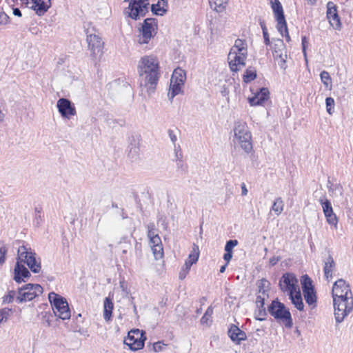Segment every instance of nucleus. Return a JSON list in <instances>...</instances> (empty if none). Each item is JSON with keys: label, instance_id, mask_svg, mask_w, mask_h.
I'll list each match as a JSON object with an SVG mask.
<instances>
[{"label": "nucleus", "instance_id": "obj_22", "mask_svg": "<svg viewBox=\"0 0 353 353\" xmlns=\"http://www.w3.org/2000/svg\"><path fill=\"white\" fill-rule=\"evenodd\" d=\"M228 335L231 340L236 344H240L242 341L247 339L244 331L240 330L236 325H232L228 330Z\"/></svg>", "mask_w": 353, "mask_h": 353}, {"label": "nucleus", "instance_id": "obj_61", "mask_svg": "<svg viewBox=\"0 0 353 353\" xmlns=\"http://www.w3.org/2000/svg\"><path fill=\"white\" fill-rule=\"evenodd\" d=\"M259 24L261 26V28L262 29L263 32L268 31L267 28H266V25H265V23L264 20H262V19H259Z\"/></svg>", "mask_w": 353, "mask_h": 353}, {"label": "nucleus", "instance_id": "obj_39", "mask_svg": "<svg viewBox=\"0 0 353 353\" xmlns=\"http://www.w3.org/2000/svg\"><path fill=\"white\" fill-rule=\"evenodd\" d=\"M12 313V309L4 307L0 310V323L6 322Z\"/></svg>", "mask_w": 353, "mask_h": 353}, {"label": "nucleus", "instance_id": "obj_50", "mask_svg": "<svg viewBox=\"0 0 353 353\" xmlns=\"http://www.w3.org/2000/svg\"><path fill=\"white\" fill-rule=\"evenodd\" d=\"M10 23V17L5 12H0V26L6 25Z\"/></svg>", "mask_w": 353, "mask_h": 353}, {"label": "nucleus", "instance_id": "obj_54", "mask_svg": "<svg viewBox=\"0 0 353 353\" xmlns=\"http://www.w3.org/2000/svg\"><path fill=\"white\" fill-rule=\"evenodd\" d=\"M308 44V41H307V39L306 38V37H302V48H303V54H304V57H305V60L307 61V58H306V48H307V46Z\"/></svg>", "mask_w": 353, "mask_h": 353}, {"label": "nucleus", "instance_id": "obj_21", "mask_svg": "<svg viewBox=\"0 0 353 353\" xmlns=\"http://www.w3.org/2000/svg\"><path fill=\"white\" fill-rule=\"evenodd\" d=\"M270 92L267 88H261L255 95L248 99L250 105H261L269 99Z\"/></svg>", "mask_w": 353, "mask_h": 353}, {"label": "nucleus", "instance_id": "obj_18", "mask_svg": "<svg viewBox=\"0 0 353 353\" xmlns=\"http://www.w3.org/2000/svg\"><path fill=\"white\" fill-rule=\"evenodd\" d=\"M245 55H242L236 53L234 51H230L228 54V62L230 68L233 72L239 71L242 67L245 65V61L246 59Z\"/></svg>", "mask_w": 353, "mask_h": 353}, {"label": "nucleus", "instance_id": "obj_13", "mask_svg": "<svg viewBox=\"0 0 353 353\" xmlns=\"http://www.w3.org/2000/svg\"><path fill=\"white\" fill-rule=\"evenodd\" d=\"M87 42L88 44V48L91 51L92 56L97 59L100 57L103 54V42L101 38L97 34H88Z\"/></svg>", "mask_w": 353, "mask_h": 353}, {"label": "nucleus", "instance_id": "obj_14", "mask_svg": "<svg viewBox=\"0 0 353 353\" xmlns=\"http://www.w3.org/2000/svg\"><path fill=\"white\" fill-rule=\"evenodd\" d=\"M57 107L62 117L69 119L77 114L76 108L72 102L65 98H61L57 101Z\"/></svg>", "mask_w": 353, "mask_h": 353}, {"label": "nucleus", "instance_id": "obj_47", "mask_svg": "<svg viewBox=\"0 0 353 353\" xmlns=\"http://www.w3.org/2000/svg\"><path fill=\"white\" fill-rule=\"evenodd\" d=\"M238 241L237 240H229L226 242V244L225 245V251L232 252L233 248L237 245Z\"/></svg>", "mask_w": 353, "mask_h": 353}, {"label": "nucleus", "instance_id": "obj_4", "mask_svg": "<svg viewBox=\"0 0 353 353\" xmlns=\"http://www.w3.org/2000/svg\"><path fill=\"white\" fill-rule=\"evenodd\" d=\"M17 260L21 263H26L33 273H39L41 265L39 260L36 259V253L26 245L19 246L17 250Z\"/></svg>", "mask_w": 353, "mask_h": 353}, {"label": "nucleus", "instance_id": "obj_27", "mask_svg": "<svg viewBox=\"0 0 353 353\" xmlns=\"http://www.w3.org/2000/svg\"><path fill=\"white\" fill-rule=\"evenodd\" d=\"M230 51H234L236 53L247 56V43L244 40L237 39Z\"/></svg>", "mask_w": 353, "mask_h": 353}, {"label": "nucleus", "instance_id": "obj_5", "mask_svg": "<svg viewBox=\"0 0 353 353\" xmlns=\"http://www.w3.org/2000/svg\"><path fill=\"white\" fill-rule=\"evenodd\" d=\"M48 299L55 316L63 320L69 319L70 318V310L65 298L54 292H50Z\"/></svg>", "mask_w": 353, "mask_h": 353}, {"label": "nucleus", "instance_id": "obj_40", "mask_svg": "<svg viewBox=\"0 0 353 353\" xmlns=\"http://www.w3.org/2000/svg\"><path fill=\"white\" fill-rule=\"evenodd\" d=\"M256 77V70L252 69H247L243 74V81L245 83H249Z\"/></svg>", "mask_w": 353, "mask_h": 353}, {"label": "nucleus", "instance_id": "obj_36", "mask_svg": "<svg viewBox=\"0 0 353 353\" xmlns=\"http://www.w3.org/2000/svg\"><path fill=\"white\" fill-rule=\"evenodd\" d=\"M303 296L306 303L309 305H315V303L316 302V296L315 291L305 292L303 293Z\"/></svg>", "mask_w": 353, "mask_h": 353}, {"label": "nucleus", "instance_id": "obj_8", "mask_svg": "<svg viewBox=\"0 0 353 353\" xmlns=\"http://www.w3.org/2000/svg\"><path fill=\"white\" fill-rule=\"evenodd\" d=\"M128 1L129 6L125 8L124 12L129 17L138 20L143 17L148 12V0H125Z\"/></svg>", "mask_w": 353, "mask_h": 353}, {"label": "nucleus", "instance_id": "obj_2", "mask_svg": "<svg viewBox=\"0 0 353 353\" xmlns=\"http://www.w3.org/2000/svg\"><path fill=\"white\" fill-rule=\"evenodd\" d=\"M233 131L234 144L239 145L245 152L250 153L252 150V135L247 123L241 121H236Z\"/></svg>", "mask_w": 353, "mask_h": 353}, {"label": "nucleus", "instance_id": "obj_26", "mask_svg": "<svg viewBox=\"0 0 353 353\" xmlns=\"http://www.w3.org/2000/svg\"><path fill=\"white\" fill-rule=\"evenodd\" d=\"M103 318L105 321H110L112 317V313L114 308L112 301L109 297H106L103 302Z\"/></svg>", "mask_w": 353, "mask_h": 353}, {"label": "nucleus", "instance_id": "obj_57", "mask_svg": "<svg viewBox=\"0 0 353 353\" xmlns=\"http://www.w3.org/2000/svg\"><path fill=\"white\" fill-rule=\"evenodd\" d=\"M168 133L172 142L175 145V142L176 141L177 138L174 131L172 130H168Z\"/></svg>", "mask_w": 353, "mask_h": 353}, {"label": "nucleus", "instance_id": "obj_51", "mask_svg": "<svg viewBox=\"0 0 353 353\" xmlns=\"http://www.w3.org/2000/svg\"><path fill=\"white\" fill-rule=\"evenodd\" d=\"M22 3L24 4L27 8H29L33 10L34 7H35V4L37 0H21Z\"/></svg>", "mask_w": 353, "mask_h": 353}, {"label": "nucleus", "instance_id": "obj_15", "mask_svg": "<svg viewBox=\"0 0 353 353\" xmlns=\"http://www.w3.org/2000/svg\"><path fill=\"white\" fill-rule=\"evenodd\" d=\"M353 296L350 288L345 280L340 279L334 282L332 287V296L333 298H341Z\"/></svg>", "mask_w": 353, "mask_h": 353}, {"label": "nucleus", "instance_id": "obj_63", "mask_svg": "<svg viewBox=\"0 0 353 353\" xmlns=\"http://www.w3.org/2000/svg\"><path fill=\"white\" fill-rule=\"evenodd\" d=\"M248 194V189L246 188L245 184L243 183L241 184V194L245 196Z\"/></svg>", "mask_w": 353, "mask_h": 353}, {"label": "nucleus", "instance_id": "obj_11", "mask_svg": "<svg viewBox=\"0 0 353 353\" xmlns=\"http://www.w3.org/2000/svg\"><path fill=\"white\" fill-rule=\"evenodd\" d=\"M272 54L275 60L278 61V64L281 68H285V62L287 54L285 46L282 39H276L274 42L272 47Z\"/></svg>", "mask_w": 353, "mask_h": 353}, {"label": "nucleus", "instance_id": "obj_3", "mask_svg": "<svg viewBox=\"0 0 353 353\" xmlns=\"http://www.w3.org/2000/svg\"><path fill=\"white\" fill-rule=\"evenodd\" d=\"M269 313L279 322L283 323L288 328L292 326L291 314L285 305L278 300H274L268 307Z\"/></svg>", "mask_w": 353, "mask_h": 353}, {"label": "nucleus", "instance_id": "obj_25", "mask_svg": "<svg viewBox=\"0 0 353 353\" xmlns=\"http://www.w3.org/2000/svg\"><path fill=\"white\" fill-rule=\"evenodd\" d=\"M335 268V263L334 261L333 258L331 256H329L327 259L326 262L325 263L324 266V275L325 278L327 281H330L332 277V272Z\"/></svg>", "mask_w": 353, "mask_h": 353}, {"label": "nucleus", "instance_id": "obj_41", "mask_svg": "<svg viewBox=\"0 0 353 353\" xmlns=\"http://www.w3.org/2000/svg\"><path fill=\"white\" fill-rule=\"evenodd\" d=\"M268 296V294L266 293L265 290H263V293H258V295L256 296V307H264L265 305V299L266 297Z\"/></svg>", "mask_w": 353, "mask_h": 353}, {"label": "nucleus", "instance_id": "obj_12", "mask_svg": "<svg viewBox=\"0 0 353 353\" xmlns=\"http://www.w3.org/2000/svg\"><path fill=\"white\" fill-rule=\"evenodd\" d=\"M279 287L283 292H288V294L298 290V280L292 273H285L279 281Z\"/></svg>", "mask_w": 353, "mask_h": 353}, {"label": "nucleus", "instance_id": "obj_7", "mask_svg": "<svg viewBox=\"0 0 353 353\" xmlns=\"http://www.w3.org/2000/svg\"><path fill=\"white\" fill-rule=\"evenodd\" d=\"M334 316L337 323H341L353 309V296L333 298Z\"/></svg>", "mask_w": 353, "mask_h": 353}, {"label": "nucleus", "instance_id": "obj_24", "mask_svg": "<svg viewBox=\"0 0 353 353\" xmlns=\"http://www.w3.org/2000/svg\"><path fill=\"white\" fill-rule=\"evenodd\" d=\"M50 6V0H37L35 7H34L33 10H34L38 15L41 16L44 14Z\"/></svg>", "mask_w": 353, "mask_h": 353}, {"label": "nucleus", "instance_id": "obj_64", "mask_svg": "<svg viewBox=\"0 0 353 353\" xmlns=\"http://www.w3.org/2000/svg\"><path fill=\"white\" fill-rule=\"evenodd\" d=\"M148 232L155 231V225L154 223H150L147 225Z\"/></svg>", "mask_w": 353, "mask_h": 353}, {"label": "nucleus", "instance_id": "obj_44", "mask_svg": "<svg viewBox=\"0 0 353 353\" xmlns=\"http://www.w3.org/2000/svg\"><path fill=\"white\" fill-rule=\"evenodd\" d=\"M16 296V292L14 290H10L8 292V294L5 295L3 297V303H10L14 301V297Z\"/></svg>", "mask_w": 353, "mask_h": 353}, {"label": "nucleus", "instance_id": "obj_46", "mask_svg": "<svg viewBox=\"0 0 353 353\" xmlns=\"http://www.w3.org/2000/svg\"><path fill=\"white\" fill-rule=\"evenodd\" d=\"M325 216L326 217L327 222L330 225L336 227L338 223V219L334 212L332 214H329Z\"/></svg>", "mask_w": 353, "mask_h": 353}, {"label": "nucleus", "instance_id": "obj_30", "mask_svg": "<svg viewBox=\"0 0 353 353\" xmlns=\"http://www.w3.org/2000/svg\"><path fill=\"white\" fill-rule=\"evenodd\" d=\"M228 3V0H209L210 8L217 12H223Z\"/></svg>", "mask_w": 353, "mask_h": 353}, {"label": "nucleus", "instance_id": "obj_37", "mask_svg": "<svg viewBox=\"0 0 353 353\" xmlns=\"http://www.w3.org/2000/svg\"><path fill=\"white\" fill-rule=\"evenodd\" d=\"M320 203L322 205L325 216L333 213V209L330 201H328L327 199H325L324 201L323 199H321Z\"/></svg>", "mask_w": 353, "mask_h": 353}, {"label": "nucleus", "instance_id": "obj_17", "mask_svg": "<svg viewBox=\"0 0 353 353\" xmlns=\"http://www.w3.org/2000/svg\"><path fill=\"white\" fill-rule=\"evenodd\" d=\"M271 6L277 21V29L282 30L283 28L286 30V21L285 19L283 9L281 3L279 0H271Z\"/></svg>", "mask_w": 353, "mask_h": 353}, {"label": "nucleus", "instance_id": "obj_43", "mask_svg": "<svg viewBox=\"0 0 353 353\" xmlns=\"http://www.w3.org/2000/svg\"><path fill=\"white\" fill-rule=\"evenodd\" d=\"M320 77H321V80L322 83L326 87L328 86L329 82L331 83L332 79L330 77V74L327 71H325V70L322 71L320 74Z\"/></svg>", "mask_w": 353, "mask_h": 353}, {"label": "nucleus", "instance_id": "obj_20", "mask_svg": "<svg viewBox=\"0 0 353 353\" xmlns=\"http://www.w3.org/2000/svg\"><path fill=\"white\" fill-rule=\"evenodd\" d=\"M14 280L18 283L26 282L31 276L29 270L18 260L14 269Z\"/></svg>", "mask_w": 353, "mask_h": 353}, {"label": "nucleus", "instance_id": "obj_19", "mask_svg": "<svg viewBox=\"0 0 353 353\" xmlns=\"http://www.w3.org/2000/svg\"><path fill=\"white\" fill-rule=\"evenodd\" d=\"M327 17L333 28L341 30V23L337 13L336 6L332 1H329L327 4Z\"/></svg>", "mask_w": 353, "mask_h": 353}, {"label": "nucleus", "instance_id": "obj_42", "mask_svg": "<svg viewBox=\"0 0 353 353\" xmlns=\"http://www.w3.org/2000/svg\"><path fill=\"white\" fill-rule=\"evenodd\" d=\"M257 310L255 311V318L256 319L262 321L265 319V316L267 315L265 307H257Z\"/></svg>", "mask_w": 353, "mask_h": 353}, {"label": "nucleus", "instance_id": "obj_55", "mask_svg": "<svg viewBox=\"0 0 353 353\" xmlns=\"http://www.w3.org/2000/svg\"><path fill=\"white\" fill-rule=\"evenodd\" d=\"M278 31L280 32V34L282 35V37H285V39L288 42L290 41V37L288 33V27L286 26V30L283 28L282 30H280V29H277Z\"/></svg>", "mask_w": 353, "mask_h": 353}, {"label": "nucleus", "instance_id": "obj_62", "mask_svg": "<svg viewBox=\"0 0 353 353\" xmlns=\"http://www.w3.org/2000/svg\"><path fill=\"white\" fill-rule=\"evenodd\" d=\"M176 166L178 168L185 170V168H183L182 159H176Z\"/></svg>", "mask_w": 353, "mask_h": 353}, {"label": "nucleus", "instance_id": "obj_6", "mask_svg": "<svg viewBox=\"0 0 353 353\" xmlns=\"http://www.w3.org/2000/svg\"><path fill=\"white\" fill-rule=\"evenodd\" d=\"M157 30V20L154 18L145 19L141 28L139 30V34L137 37V43L140 45L149 44L150 41L156 35Z\"/></svg>", "mask_w": 353, "mask_h": 353}, {"label": "nucleus", "instance_id": "obj_33", "mask_svg": "<svg viewBox=\"0 0 353 353\" xmlns=\"http://www.w3.org/2000/svg\"><path fill=\"white\" fill-rule=\"evenodd\" d=\"M284 209V202L281 197L276 198L271 207V210L273 211L276 216L280 215Z\"/></svg>", "mask_w": 353, "mask_h": 353}, {"label": "nucleus", "instance_id": "obj_32", "mask_svg": "<svg viewBox=\"0 0 353 353\" xmlns=\"http://www.w3.org/2000/svg\"><path fill=\"white\" fill-rule=\"evenodd\" d=\"M183 84L177 82H172L170 81V85L169 92L168 93V99L172 101L175 96L179 94L181 91V87Z\"/></svg>", "mask_w": 353, "mask_h": 353}, {"label": "nucleus", "instance_id": "obj_28", "mask_svg": "<svg viewBox=\"0 0 353 353\" xmlns=\"http://www.w3.org/2000/svg\"><path fill=\"white\" fill-rule=\"evenodd\" d=\"M186 74L185 70L180 68H177L174 70L170 81L172 82H177L181 84H184Z\"/></svg>", "mask_w": 353, "mask_h": 353}, {"label": "nucleus", "instance_id": "obj_38", "mask_svg": "<svg viewBox=\"0 0 353 353\" xmlns=\"http://www.w3.org/2000/svg\"><path fill=\"white\" fill-rule=\"evenodd\" d=\"M152 250L154 254V256L156 260L161 259L163 256V245L159 244L156 246H152Z\"/></svg>", "mask_w": 353, "mask_h": 353}, {"label": "nucleus", "instance_id": "obj_10", "mask_svg": "<svg viewBox=\"0 0 353 353\" xmlns=\"http://www.w3.org/2000/svg\"><path fill=\"white\" fill-rule=\"evenodd\" d=\"M145 339L143 332H141L139 329H134L128 332L123 342L131 350L136 351L143 347Z\"/></svg>", "mask_w": 353, "mask_h": 353}, {"label": "nucleus", "instance_id": "obj_23", "mask_svg": "<svg viewBox=\"0 0 353 353\" xmlns=\"http://www.w3.org/2000/svg\"><path fill=\"white\" fill-rule=\"evenodd\" d=\"M289 296L295 307L299 311H303L304 309V304L299 288H298L296 292H292L289 294Z\"/></svg>", "mask_w": 353, "mask_h": 353}, {"label": "nucleus", "instance_id": "obj_35", "mask_svg": "<svg viewBox=\"0 0 353 353\" xmlns=\"http://www.w3.org/2000/svg\"><path fill=\"white\" fill-rule=\"evenodd\" d=\"M161 1L159 0L157 3H154L151 6V11L154 14L158 16H163L166 13L167 10L164 8L165 6L163 5V6H161Z\"/></svg>", "mask_w": 353, "mask_h": 353}, {"label": "nucleus", "instance_id": "obj_56", "mask_svg": "<svg viewBox=\"0 0 353 353\" xmlns=\"http://www.w3.org/2000/svg\"><path fill=\"white\" fill-rule=\"evenodd\" d=\"M164 344L161 343V341H158L157 343H154L153 345V350L155 352H160L163 350V346Z\"/></svg>", "mask_w": 353, "mask_h": 353}, {"label": "nucleus", "instance_id": "obj_1", "mask_svg": "<svg viewBox=\"0 0 353 353\" xmlns=\"http://www.w3.org/2000/svg\"><path fill=\"white\" fill-rule=\"evenodd\" d=\"M137 69L141 91H145L149 95L151 94L156 89L160 77L157 58L153 55L143 56L139 61Z\"/></svg>", "mask_w": 353, "mask_h": 353}, {"label": "nucleus", "instance_id": "obj_29", "mask_svg": "<svg viewBox=\"0 0 353 353\" xmlns=\"http://www.w3.org/2000/svg\"><path fill=\"white\" fill-rule=\"evenodd\" d=\"M131 141L132 142L128 145V157L132 160H136L139 156V143L133 137H132Z\"/></svg>", "mask_w": 353, "mask_h": 353}, {"label": "nucleus", "instance_id": "obj_52", "mask_svg": "<svg viewBox=\"0 0 353 353\" xmlns=\"http://www.w3.org/2000/svg\"><path fill=\"white\" fill-rule=\"evenodd\" d=\"M150 240V243L151 245V247L156 246L159 244H161V240L159 236H156L154 238H151Z\"/></svg>", "mask_w": 353, "mask_h": 353}, {"label": "nucleus", "instance_id": "obj_60", "mask_svg": "<svg viewBox=\"0 0 353 353\" xmlns=\"http://www.w3.org/2000/svg\"><path fill=\"white\" fill-rule=\"evenodd\" d=\"M232 257V252H225L223 255V259L226 261L227 263L230 262Z\"/></svg>", "mask_w": 353, "mask_h": 353}, {"label": "nucleus", "instance_id": "obj_31", "mask_svg": "<svg viewBox=\"0 0 353 353\" xmlns=\"http://www.w3.org/2000/svg\"><path fill=\"white\" fill-rule=\"evenodd\" d=\"M301 283L302 285L303 293L314 291L312 279L308 275L305 274L301 276Z\"/></svg>", "mask_w": 353, "mask_h": 353}, {"label": "nucleus", "instance_id": "obj_59", "mask_svg": "<svg viewBox=\"0 0 353 353\" xmlns=\"http://www.w3.org/2000/svg\"><path fill=\"white\" fill-rule=\"evenodd\" d=\"M264 39V43L265 45L269 46L270 44V37L268 31L263 32Z\"/></svg>", "mask_w": 353, "mask_h": 353}, {"label": "nucleus", "instance_id": "obj_49", "mask_svg": "<svg viewBox=\"0 0 353 353\" xmlns=\"http://www.w3.org/2000/svg\"><path fill=\"white\" fill-rule=\"evenodd\" d=\"M6 253V248L4 245L0 244V265H2L5 263Z\"/></svg>", "mask_w": 353, "mask_h": 353}, {"label": "nucleus", "instance_id": "obj_58", "mask_svg": "<svg viewBox=\"0 0 353 353\" xmlns=\"http://www.w3.org/2000/svg\"><path fill=\"white\" fill-rule=\"evenodd\" d=\"M281 259V258L280 256H273V257H272L270 259V265H272V266L275 265Z\"/></svg>", "mask_w": 353, "mask_h": 353}, {"label": "nucleus", "instance_id": "obj_9", "mask_svg": "<svg viewBox=\"0 0 353 353\" xmlns=\"http://www.w3.org/2000/svg\"><path fill=\"white\" fill-rule=\"evenodd\" d=\"M42 293L43 288L39 284H26L19 288L16 301L17 303L30 301Z\"/></svg>", "mask_w": 353, "mask_h": 353}, {"label": "nucleus", "instance_id": "obj_34", "mask_svg": "<svg viewBox=\"0 0 353 353\" xmlns=\"http://www.w3.org/2000/svg\"><path fill=\"white\" fill-rule=\"evenodd\" d=\"M213 314V307L212 306H209L206 310L204 315L201 319V323L203 325H205L207 326H210L212 323V316Z\"/></svg>", "mask_w": 353, "mask_h": 353}, {"label": "nucleus", "instance_id": "obj_48", "mask_svg": "<svg viewBox=\"0 0 353 353\" xmlns=\"http://www.w3.org/2000/svg\"><path fill=\"white\" fill-rule=\"evenodd\" d=\"M34 213H35V218H34V223L36 225H39L40 224V221L41 220V208L40 207H36L34 208Z\"/></svg>", "mask_w": 353, "mask_h": 353}, {"label": "nucleus", "instance_id": "obj_53", "mask_svg": "<svg viewBox=\"0 0 353 353\" xmlns=\"http://www.w3.org/2000/svg\"><path fill=\"white\" fill-rule=\"evenodd\" d=\"M265 284H269L268 281L266 279H263L260 281V283L259 285L258 293H259V294L263 293V290H265Z\"/></svg>", "mask_w": 353, "mask_h": 353}, {"label": "nucleus", "instance_id": "obj_16", "mask_svg": "<svg viewBox=\"0 0 353 353\" xmlns=\"http://www.w3.org/2000/svg\"><path fill=\"white\" fill-rule=\"evenodd\" d=\"M199 256V247L196 245H194L193 250L189 254L188 259L185 261L184 265L182 267L179 272V277L181 280H183L185 278L191 268V266L198 261Z\"/></svg>", "mask_w": 353, "mask_h": 353}, {"label": "nucleus", "instance_id": "obj_45", "mask_svg": "<svg viewBox=\"0 0 353 353\" xmlns=\"http://www.w3.org/2000/svg\"><path fill=\"white\" fill-rule=\"evenodd\" d=\"M326 109L329 114H332L334 107V100L332 97H327L325 99Z\"/></svg>", "mask_w": 353, "mask_h": 353}]
</instances>
